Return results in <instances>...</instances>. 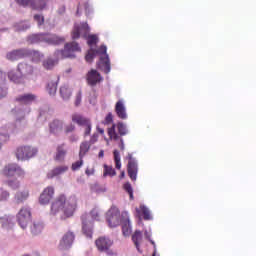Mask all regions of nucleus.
<instances>
[{
  "mask_svg": "<svg viewBox=\"0 0 256 256\" xmlns=\"http://www.w3.org/2000/svg\"><path fill=\"white\" fill-rule=\"evenodd\" d=\"M69 171V166H58L54 168L53 170L49 171L47 173L48 179H53L54 177H59V175H64V173H67Z\"/></svg>",
  "mask_w": 256,
  "mask_h": 256,
  "instance_id": "a878e982",
  "label": "nucleus"
},
{
  "mask_svg": "<svg viewBox=\"0 0 256 256\" xmlns=\"http://www.w3.org/2000/svg\"><path fill=\"white\" fill-rule=\"evenodd\" d=\"M72 123H76L79 127H85L84 137L91 135L92 124L91 120L79 113L72 115Z\"/></svg>",
  "mask_w": 256,
  "mask_h": 256,
  "instance_id": "9d476101",
  "label": "nucleus"
},
{
  "mask_svg": "<svg viewBox=\"0 0 256 256\" xmlns=\"http://www.w3.org/2000/svg\"><path fill=\"white\" fill-rule=\"evenodd\" d=\"M31 234L34 235V237H37V235H41L43 232V222L41 221H34L30 227Z\"/></svg>",
  "mask_w": 256,
  "mask_h": 256,
  "instance_id": "c756f323",
  "label": "nucleus"
},
{
  "mask_svg": "<svg viewBox=\"0 0 256 256\" xmlns=\"http://www.w3.org/2000/svg\"><path fill=\"white\" fill-rule=\"evenodd\" d=\"M70 141H71L72 143H75V142L79 141V137L76 136V135H72V136H70Z\"/></svg>",
  "mask_w": 256,
  "mask_h": 256,
  "instance_id": "052dcab7",
  "label": "nucleus"
},
{
  "mask_svg": "<svg viewBox=\"0 0 256 256\" xmlns=\"http://www.w3.org/2000/svg\"><path fill=\"white\" fill-rule=\"evenodd\" d=\"M59 93L64 101H69V99H71V95L73 94L71 88H69V85L67 84L60 87Z\"/></svg>",
  "mask_w": 256,
  "mask_h": 256,
  "instance_id": "7c9ffc66",
  "label": "nucleus"
},
{
  "mask_svg": "<svg viewBox=\"0 0 256 256\" xmlns=\"http://www.w3.org/2000/svg\"><path fill=\"white\" fill-rule=\"evenodd\" d=\"M49 5V0H32L31 9L34 11H45Z\"/></svg>",
  "mask_w": 256,
  "mask_h": 256,
  "instance_id": "cd10ccee",
  "label": "nucleus"
},
{
  "mask_svg": "<svg viewBox=\"0 0 256 256\" xmlns=\"http://www.w3.org/2000/svg\"><path fill=\"white\" fill-rule=\"evenodd\" d=\"M15 31H27L31 29V24L28 21L18 22L14 26Z\"/></svg>",
  "mask_w": 256,
  "mask_h": 256,
  "instance_id": "58836bf2",
  "label": "nucleus"
},
{
  "mask_svg": "<svg viewBox=\"0 0 256 256\" xmlns=\"http://www.w3.org/2000/svg\"><path fill=\"white\" fill-rule=\"evenodd\" d=\"M73 241H75V234L71 231L66 232L59 242L58 247L60 251H67L68 249H71V246L73 245Z\"/></svg>",
  "mask_w": 256,
  "mask_h": 256,
  "instance_id": "f3484780",
  "label": "nucleus"
},
{
  "mask_svg": "<svg viewBox=\"0 0 256 256\" xmlns=\"http://www.w3.org/2000/svg\"><path fill=\"white\" fill-rule=\"evenodd\" d=\"M105 123H106L107 125H109V123H113V114H111V113H108V114H107V116H106V118H105Z\"/></svg>",
  "mask_w": 256,
  "mask_h": 256,
  "instance_id": "4d7b16f0",
  "label": "nucleus"
},
{
  "mask_svg": "<svg viewBox=\"0 0 256 256\" xmlns=\"http://www.w3.org/2000/svg\"><path fill=\"white\" fill-rule=\"evenodd\" d=\"M124 190L126 191V193H128L130 199H133V186H131V183L126 182L124 184Z\"/></svg>",
  "mask_w": 256,
  "mask_h": 256,
  "instance_id": "49530a36",
  "label": "nucleus"
},
{
  "mask_svg": "<svg viewBox=\"0 0 256 256\" xmlns=\"http://www.w3.org/2000/svg\"><path fill=\"white\" fill-rule=\"evenodd\" d=\"M4 137L0 136V149L3 147V143H6L3 141Z\"/></svg>",
  "mask_w": 256,
  "mask_h": 256,
  "instance_id": "69168bd1",
  "label": "nucleus"
},
{
  "mask_svg": "<svg viewBox=\"0 0 256 256\" xmlns=\"http://www.w3.org/2000/svg\"><path fill=\"white\" fill-rule=\"evenodd\" d=\"M98 131H99V133H101V134L105 133V130H103V128H98Z\"/></svg>",
  "mask_w": 256,
  "mask_h": 256,
  "instance_id": "338daca9",
  "label": "nucleus"
},
{
  "mask_svg": "<svg viewBox=\"0 0 256 256\" xmlns=\"http://www.w3.org/2000/svg\"><path fill=\"white\" fill-rule=\"evenodd\" d=\"M1 174L4 175V177H25V170L19 166V164H8L4 166V168L1 170Z\"/></svg>",
  "mask_w": 256,
  "mask_h": 256,
  "instance_id": "9b49d317",
  "label": "nucleus"
},
{
  "mask_svg": "<svg viewBox=\"0 0 256 256\" xmlns=\"http://www.w3.org/2000/svg\"><path fill=\"white\" fill-rule=\"evenodd\" d=\"M49 119V112L47 111V108H41L38 116V121L40 123H45Z\"/></svg>",
  "mask_w": 256,
  "mask_h": 256,
  "instance_id": "ea45409f",
  "label": "nucleus"
},
{
  "mask_svg": "<svg viewBox=\"0 0 256 256\" xmlns=\"http://www.w3.org/2000/svg\"><path fill=\"white\" fill-rule=\"evenodd\" d=\"M81 219L83 235L86 236V239H93V221H99V209L94 208L90 214H83Z\"/></svg>",
  "mask_w": 256,
  "mask_h": 256,
  "instance_id": "0eeeda50",
  "label": "nucleus"
},
{
  "mask_svg": "<svg viewBox=\"0 0 256 256\" xmlns=\"http://www.w3.org/2000/svg\"><path fill=\"white\" fill-rule=\"evenodd\" d=\"M17 71L20 73V75L23 77L24 81L27 79V77H31L33 73H35V67L33 65L27 63V62H20L17 65Z\"/></svg>",
  "mask_w": 256,
  "mask_h": 256,
  "instance_id": "a211bd4d",
  "label": "nucleus"
},
{
  "mask_svg": "<svg viewBox=\"0 0 256 256\" xmlns=\"http://www.w3.org/2000/svg\"><path fill=\"white\" fill-rule=\"evenodd\" d=\"M85 173H86V175H88V177H89L90 175H93V173H95V170H94V169H89V168H87L86 171H85Z\"/></svg>",
  "mask_w": 256,
  "mask_h": 256,
  "instance_id": "680f3d73",
  "label": "nucleus"
},
{
  "mask_svg": "<svg viewBox=\"0 0 256 256\" xmlns=\"http://www.w3.org/2000/svg\"><path fill=\"white\" fill-rule=\"evenodd\" d=\"M144 235H145L146 239H148L150 241V243H151V241H152L151 240V232L145 230Z\"/></svg>",
  "mask_w": 256,
  "mask_h": 256,
  "instance_id": "bf43d9fd",
  "label": "nucleus"
},
{
  "mask_svg": "<svg viewBox=\"0 0 256 256\" xmlns=\"http://www.w3.org/2000/svg\"><path fill=\"white\" fill-rule=\"evenodd\" d=\"M37 101V95L31 94V93H26L19 95L16 97V102L19 103L20 105H23L21 107H15V109H25V107H29L28 105H31V103Z\"/></svg>",
  "mask_w": 256,
  "mask_h": 256,
  "instance_id": "dca6fc26",
  "label": "nucleus"
},
{
  "mask_svg": "<svg viewBox=\"0 0 256 256\" xmlns=\"http://www.w3.org/2000/svg\"><path fill=\"white\" fill-rule=\"evenodd\" d=\"M75 131V126L73 124H68L65 127V132L66 133H73Z\"/></svg>",
  "mask_w": 256,
  "mask_h": 256,
  "instance_id": "6e6d98bb",
  "label": "nucleus"
},
{
  "mask_svg": "<svg viewBox=\"0 0 256 256\" xmlns=\"http://www.w3.org/2000/svg\"><path fill=\"white\" fill-rule=\"evenodd\" d=\"M12 113L16 115V121L14 124H6L0 127V137H4L3 142L7 143L9 141L11 135H16L19 131H23L25 127H27V120L25 119V115H29L31 113V107L14 108L12 109Z\"/></svg>",
  "mask_w": 256,
  "mask_h": 256,
  "instance_id": "f257e3e1",
  "label": "nucleus"
},
{
  "mask_svg": "<svg viewBox=\"0 0 256 256\" xmlns=\"http://www.w3.org/2000/svg\"><path fill=\"white\" fill-rule=\"evenodd\" d=\"M65 155H67V148H65V144H60L56 148V161H63L65 159Z\"/></svg>",
  "mask_w": 256,
  "mask_h": 256,
  "instance_id": "473e14b6",
  "label": "nucleus"
},
{
  "mask_svg": "<svg viewBox=\"0 0 256 256\" xmlns=\"http://www.w3.org/2000/svg\"><path fill=\"white\" fill-rule=\"evenodd\" d=\"M28 43L37 45L39 43H47V45H63L65 37L53 33L31 34L27 37Z\"/></svg>",
  "mask_w": 256,
  "mask_h": 256,
  "instance_id": "39448f33",
  "label": "nucleus"
},
{
  "mask_svg": "<svg viewBox=\"0 0 256 256\" xmlns=\"http://www.w3.org/2000/svg\"><path fill=\"white\" fill-rule=\"evenodd\" d=\"M39 153L37 147L33 146H19L15 151V156L18 161H29Z\"/></svg>",
  "mask_w": 256,
  "mask_h": 256,
  "instance_id": "6e6552de",
  "label": "nucleus"
},
{
  "mask_svg": "<svg viewBox=\"0 0 256 256\" xmlns=\"http://www.w3.org/2000/svg\"><path fill=\"white\" fill-rule=\"evenodd\" d=\"M16 219L21 229L28 227L29 223H31V208L27 206L22 207L18 212Z\"/></svg>",
  "mask_w": 256,
  "mask_h": 256,
  "instance_id": "f8f14e48",
  "label": "nucleus"
},
{
  "mask_svg": "<svg viewBox=\"0 0 256 256\" xmlns=\"http://www.w3.org/2000/svg\"><path fill=\"white\" fill-rule=\"evenodd\" d=\"M9 95V88L7 85L4 83L0 84V100L5 99Z\"/></svg>",
  "mask_w": 256,
  "mask_h": 256,
  "instance_id": "37998d69",
  "label": "nucleus"
},
{
  "mask_svg": "<svg viewBox=\"0 0 256 256\" xmlns=\"http://www.w3.org/2000/svg\"><path fill=\"white\" fill-rule=\"evenodd\" d=\"M115 113L119 119H122L123 121L127 120L129 118V115L127 114V107L125 106V101L123 99L118 100L115 104Z\"/></svg>",
  "mask_w": 256,
  "mask_h": 256,
  "instance_id": "4be33fe9",
  "label": "nucleus"
},
{
  "mask_svg": "<svg viewBox=\"0 0 256 256\" xmlns=\"http://www.w3.org/2000/svg\"><path fill=\"white\" fill-rule=\"evenodd\" d=\"M54 195H55V188H53L52 186L46 187L43 190V192L40 194V197H39L40 205H49Z\"/></svg>",
  "mask_w": 256,
  "mask_h": 256,
  "instance_id": "6ab92c4d",
  "label": "nucleus"
},
{
  "mask_svg": "<svg viewBox=\"0 0 256 256\" xmlns=\"http://www.w3.org/2000/svg\"><path fill=\"white\" fill-rule=\"evenodd\" d=\"M89 149H91V144L89 141H84L80 144V151H79V157L80 159H83L87 153H89Z\"/></svg>",
  "mask_w": 256,
  "mask_h": 256,
  "instance_id": "e433bc0d",
  "label": "nucleus"
},
{
  "mask_svg": "<svg viewBox=\"0 0 256 256\" xmlns=\"http://www.w3.org/2000/svg\"><path fill=\"white\" fill-rule=\"evenodd\" d=\"M105 156V151L103 150H100L99 154H98V157L102 158Z\"/></svg>",
  "mask_w": 256,
  "mask_h": 256,
  "instance_id": "0e129e2a",
  "label": "nucleus"
},
{
  "mask_svg": "<svg viewBox=\"0 0 256 256\" xmlns=\"http://www.w3.org/2000/svg\"><path fill=\"white\" fill-rule=\"evenodd\" d=\"M30 53L29 48H20L8 52L6 58L8 61H19V59H26V57H29Z\"/></svg>",
  "mask_w": 256,
  "mask_h": 256,
  "instance_id": "2eb2a0df",
  "label": "nucleus"
},
{
  "mask_svg": "<svg viewBox=\"0 0 256 256\" xmlns=\"http://www.w3.org/2000/svg\"><path fill=\"white\" fill-rule=\"evenodd\" d=\"M8 79H10V81H12L13 83H16L17 85H24L25 83V80L22 77V75H18V73L15 70H10L8 72Z\"/></svg>",
  "mask_w": 256,
  "mask_h": 256,
  "instance_id": "c85d7f7f",
  "label": "nucleus"
},
{
  "mask_svg": "<svg viewBox=\"0 0 256 256\" xmlns=\"http://www.w3.org/2000/svg\"><path fill=\"white\" fill-rule=\"evenodd\" d=\"M97 139H99V134L95 133L91 136L90 141L88 143L90 145H95V143H97Z\"/></svg>",
  "mask_w": 256,
  "mask_h": 256,
  "instance_id": "3c124183",
  "label": "nucleus"
},
{
  "mask_svg": "<svg viewBox=\"0 0 256 256\" xmlns=\"http://www.w3.org/2000/svg\"><path fill=\"white\" fill-rule=\"evenodd\" d=\"M7 31V28L0 29V33Z\"/></svg>",
  "mask_w": 256,
  "mask_h": 256,
  "instance_id": "774afa93",
  "label": "nucleus"
},
{
  "mask_svg": "<svg viewBox=\"0 0 256 256\" xmlns=\"http://www.w3.org/2000/svg\"><path fill=\"white\" fill-rule=\"evenodd\" d=\"M14 199L16 203H25L29 199V190H20L16 192Z\"/></svg>",
  "mask_w": 256,
  "mask_h": 256,
  "instance_id": "2f4dec72",
  "label": "nucleus"
},
{
  "mask_svg": "<svg viewBox=\"0 0 256 256\" xmlns=\"http://www.w3.org/2000/svg\"><path fill=\"white\" fill-rule=\"evenodd\" d=\"M34 21L37 22L38 27H41L45 23V17L42 14H35Z\"/></svg>",
  "mask_w": 256,
  "mask_h": 256,
  "instance_id": "de8ad7c7",
  "label": "nucleus"
},
{
  "mask_svg": "<svg viewBox=\"0 0 256 256\" xmlns=\"http://www.w3.org/2000/svg\"><path fill=\"white\" fill-rule=\"evenodd\" d=\"M97 55H101L97 63L98 69L106 73V75L111 73V60L109 59V54H107V46L102 45L98 50L90 48L85 58L87 63H92Z\"/></svg>",
  "mask_w": 256,
  "mask_h": 256,
  "instance_id": "20e7f679",
  "label": "nucleus"
},
{
  "mask_svg": "<svg viewBox=\"0 0 256 256\" xmlns=\"http://www.w3.org/2000/svg\"><path fill=\"white\" fill-rule=\"evenodd\" d=\"M106 220L109 227H119L121 225V214L117 207H112L106 213Z\"/></svg>",
  "mask_w": 256,
  "mask_h": 256,
  "instance_id": "ddd939ff",
  "label": "nucleus"
},
{
  "mask_svg": "<svg viewBox=\"0 0 256 256\" xmlns=\"http://www.w3.org/2000/svg\"><path fill=\"white\" fill-rule=\"evenodd\" d=\"M57 85H59V76H56L48 81L46 91L51 97H55L57 93Z\"/></svg>",
  "mask_w": 256,
  "mask_h": 256,
  "instance_id": "b1692460",
  "label": "nucleus"
},
{
  "mask_svg": "<svg viewBox=\"0 0 256 256\" xmlns=\"http://www.w3.org/2000/svg\"><path fill=\"white\" fill-rule=\"evenodd\" d=\"M81 51V47L77 42L66 43L63 50H56L54 52V57H48L42 62V67L47 71H51V69L55 68V65L59 63V59H67L71 57H75V53Z\"/></svg>",
  "mask_w": 256,
  "mask_h": 256,
  "instance_id": "7ed1b4c3",
  "label": "nucleus"
},
{
  "mask_svg": "<svg viewBox=\"0 0 256 256\" xmlns=\"http://www.w3.org/2000/svg\"><path fill=\"white\" fill-rule=\"evenodd\" d=\"M84 7H85L86 15H91V13L93 12V9L91 8V4L89 2H86L84 4Z\"/></svg>",
  "mask_w": 256,
  "mask_h": 256,
  "instance_id": "603ef678",
  "label": "nucleus"
},
{
  "mask_svg": "<svg viewBox=\"0 0 256 256\" xmlns=\"http://www.w3.org/2000/svg\"><path fill=\"white\" fill-rule=\"evenodd\" d=\"M95 245L100 253H106L108 256L116 255L115 252L111 249V247H113V240H111L109 237H99L95 241Z\"/></svg>",
  "mask_w": 256,
  "mask_h": 256,
  "instance_id": "1a4fd4ad",
  "label": "nucleus"
},
{
  "mask_svg": "<svg viewBox=\"0 0 256 256\" xmlns=\"http://www.w3.org/2000/svg\"><path fill=\"white\" fill-rule=\"evenodd\" d=\"M122 224V233L124 237H129L132 233L131 220H129V213L122 212L121 214V222Z\"/></svg>",
  "mask_w": 256,
  "mask_h": 256,
  "instance_id": "aec40b11",
  "label": "nucleus"
},
{
  "mask_svg": "<svg viewBox=\"0 0 256 256\" xmlns=\"http://www.w3.org/2000/svg\"><path fill=\"white\" fill-rule=\"evenodd\" d=\"M115 128H117L119 137H125V135H129V127L124 122H118L117 125H115Z\"/></svg>",
  "mask_w": 256,
  "mask_h": 256,
  "instance_id": "f704fd0d",
  "label": "nucleus"
},
{
  "mask_svg": "<svg viewBox=\"0 0 256 256\" xmlns=\"http://www.w3.org/2000/svg\"><path fill=\"white\" fill-rule=\"evenodd\" d=\"M113 155L116 164V169H121V154L118 152V150H114Z\"/></svg>",
  "mask_w": 256,
  "mask_h": 256,
  "instance_id": "c03bdc74",
  "label": "nucleus"
},
{
  "mask_svg": "<svg viewBox=\"0 0 256 256\" xmlns=\"http://www.w3.org/2000/svg\"><path fill=\"white\" fill-rule=\"evenodd\" d=\"M117 172L113 168V166L104 165V177H115Z\"/></svg>",
  "mask_w": 256,
  "mask_h": 256,
  "instance_id": "a19ab883",
  "label": "nucleus"
},
{
  "mask_svg": "<svg viewBox=\"0 0 256 256\" xmlns=\"http://www.w3.org/2000/svg\"><path fill=\"white\" fill-rule=\"evenodd\" d=\"M7 81V74L0 69V85Z\"/></svg>",
  "mask_w": 256,
  "mask_h": 256,
  "instance_id": "5fc2aeb1",
  "label": "nucleus"
},
{
  "mask_svg": "<svg viewBox=\"0 0 256 256\" xmlns=\"http://www.w3.org/2000/svg\"><path fill=\"white\" fill-rule=\"evenodd\" d=\"M108 134L112 141H120L118 147L121 149V151H125V141L121 136H119V134H117V131L115 130V124H113L112 127L108 130Z\"/></svg>",
  "mask_w": 256,
  "mask_h": 256,
  "instance_id": "5701e85b",
  "label": "nucleus"
},
{
  "mask_svg": "<svg viewBox=\"0 0 256 256\" xmlns=\"http://www.w3.org/2000/svg\"><path fill=\"white\" fill-rule=\"evenodd\" d=\"M132 241L137 249V251H141L139 248V242L143 241V233L141 231L136 230L135 233L132 235Z\"/></svg>",
  "mask_w": 256,
  "mask_h": 256,
  "instance_id": "4c0bfd02",
  "label": "nucleus"
},
{
  "mask_svg": "<svg viewBox=\"0 0 256 256\" xmlns=\"http://www.w3.org/2000/svg\"><path fill=\"white\" fill-rule=\"evenodd\" d=\"M65 6H61L59 9H58V13L59 15H63V13H65Z\"/></svg>",
  "mask_w": 256,
  "mask_h": 256,
  "instance_id": "e2e57ef3",
  "label": "nucleus"
},
{
  "mask_svg": "<svg viewBox=\"0 0 256 256\" xmlns=\"http://www.w3.org/2000/svg\"><path fill=\"white\" fill-rule=\"evenodd\" d=\"M136 213L138 215H142L144 221H153V215L151 214V210L144 204L140 205V208H136Z\"/></svg>",
  "mask_w": 256,
  "mask_h": 256,
  "instance_id": "bb28decb",
  "label": "nucleus"
},
{
  "mask_svg": "<svg viewBox=\"0 0 256 256\" xmlns=\"http://www.w3.org/2000/svg\"><path fill=\"white\" fill-rule=\"evenodd\" d=\"M77 209V196L72 195L67 198L65 195H60L51 205V215H59L63 213L64 217H73Z\"/></svg>",
  "mask_w": 256,
  "mask_h": 256,
  "instance_id": "f03ea898",
  "label": "nucleus"
},
{
  "mask_svg": "<svg viewBox=\"0 0 256 256\" xmlns=\"http://www.w3.org/2000/svg\"><path fill=\"white\" fill-rule=\"evenodd\" d=\"M127 159H129L127 165L128 176L131 181H137V173H139V164L137 163V159L133 158V154L128 153Z\"/></svg>",
  "mask_w": 256,
  "mask_h": 256,
  "instance_id": "4468645a",
  "label": "nucleus"
},
{
  "mask_svg": "<svg viewBox=\"0 0 256 256\" xmlns=\"http://www.w3.org/2000/svg\"><path fill=\"white\" fill-rule=\"evenodd\" d=\"M9 197H11V194L9 193V191L2 188V190H0V202L9 201Z\"/></svg>",
  "mask_w": 256,
  "mask_h": 256,
  "instance_id": "a18cd8bd",
  "label": "nucleus"
},
{
  "mask_svg": "<svg viewBox=\"0 0 256 256\" xmlns=\"http://www.w3.org/2000/svg\"><path fill=\"white\" fill-rule=\"evenodd\" d=\"M13 221H14L13 216L4 215L0 217V223L2 225V229H4L5 231H11V229L15 227V223Z\"/></svg>",
  "mask_w": 256,
  "mask_h": 256,
  "instance_id": "393cba45",
  "label": "nucleus"
},
{
  "mask_svg": "<svg viewBox=\"0 0 256 256\" xmlns=\"http://www.w3.org/2000/svg\"><path fill=\"white\" fill-rule=\"evenodd\" d=\"M29 57L32 59V63H41V59L45 57V55L37 50L29 49Z\"/></svg>",
  "mask_w": 256,
  "mask_h": 256,
  "instance_id": "c9c22d12",
  "label": "nucleus"
},
{
  "mask_svg": "<svg viewBox=\"0 0 256 256\" xmlns=\"http://www.w3.org/2000/svg\"><path fill=\"white\" fill-rule=\"evenodd\" d=\"M6 185L10 187V189H13V191H17L21 187V182L19 180H8L6 181Z\"/></svg>",
  "mask_w": 256,
  "mask_h": 256,
  "instance_id": "79ce46f5",
  "label": "nucleus"
},
{
  "mask_svg": "<svg viewBox=\"0 0 256 256\" xmlns=\"http://www.w3.org/2000/svg\"><path fill=\"white\" fill-rule=\"evenodd\" d=\"M63 131V121L61 120H54L50 123V133L57 135V133Z\"/></svg>",
  "mask_w": 256,
  "mask_h": 256,
  "instance_id": "72a5a7b5",
  "label": "nucleus"
},
{
  "mask_svg": "<svg viewBox=\"0 0 256 256\" xmlns=\"http://www.w3.org/2000/svg\"><path fill=\"white\" fill-rule=\"evenodd\" d=\"M83 166V159H80L79 161H76L72 164V171H78V169H81Z\"/></svg>",
  "mask_w": 256,
  "mask_h": 256,
  "instance_id": "8fccbe9b",
  "label": "nucleus"
},
{
  "mask_svg": "<svg viewBox=\"0 0 256 256\" xmlns=\"http://www.w3.org/2000/svg\"><path fill=\"white\" fill-rule=\"evenodd\" d=\"M90 31L91 29L87 23L75 24L74 30L72 32V39H79V37H84V39H87L89 47H93V45H97L99 38H97V35H89Z\"/></svg>",
  "mask_w": 256,
  "mask_h": 256,
  "instance_id": "423d86ee",
  "label": "nucleus"
},
{
  "mask_svg": "<svg viewBox=\"0 0 256 256\" xmlns=\"http://www.w3.org/2000/svg\"><path fill=\"white\" fill-rule=\"evenodd\" d=\"M86 80L88 85L95 87L97 83H101L103 81V77L97 70L91 69L86 75Z\"/></svg>",
  "mask_w": 256,
  "mask_h": 256,
  "instance_id": "412c9836",
  "label": "nucleus"
},
{
  "mask_svg": "<svg viewBox=\"0 0 256 256\" xmlns=\"http://www.w3.org/2000/svg\"><path fill=\"white\" fill-rule=\"evenodd\" d=\"M33 0H16V3L21 7H31Z\"/></svg>",
  "mask_w": 256,
  "mask_h": 256,
  "instance_id": "09e8293b",
  "label": "nucleus"
},
{
  "mask_svg": "<svg viewBox=\"0 0 256 256\" xmlns=\"http://www.w3.org/2000/svg\"><path fill=\"white\" fill-rule=\"evenodd\" d=\"M150 241H151V244H152L153 247H154V251H153L152 256H160V255L157 253V245L155 244V241H153V240H150Z\"/></svg>",
  "mask_w": 256,
  "mask_h": 256,
  "instance_id": "13d9d810",
  "label": "nucleus"
},
{
  "mask_svg": "<svg viewBox=\"0 0 256 256\" xmlns=\"http://www.w3.org/2000/svg\"><path fill=\"white\" fill-rule=\"evenodd\" d=\"M81 99H82V94H81V91H79L76 94V101H75V106L76 107H79V105H81Z\"/></svg>",
  "mask_w": 256,
  "mask_h": 256,
  "instance_id": "864d4df0",
  "label": "nucleus"
}]
</instances>
